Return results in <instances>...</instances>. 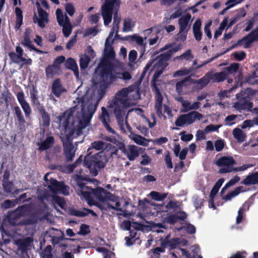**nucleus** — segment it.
<instances>
[{"label": "nucleus", "mask_w": 258, "mask_h": 258, "mask_svg": "<svg viewBox=\"0 0 258 258\" xmlns=\"http://www.w3.org/2000/svg\"><path fill=\"white\" fill-rule=\"evenodd\" d=\"M136 91L138 92V88L136 85H131L128 87L123 88L118 91L115 95L109 107L113 108V113L116 117L117 123L121 130L124 129L123 117L125 110L131 106V100L128 98L130 93Z\"/></svg>", "instance_id": "f257e3e1"}, {"label": "nucleus", "mask_w": 258, "mask_h": 258, "mask_svg": "<svg viewBox=\"0 0 258 258\" xmlns=\"http://www.w3.org/2000/svg\"><path fill=\"white\" fill-rule=\"evenodd\" d=\"M90 149L87 150V154L85 156L83 164L90 171L92 175L96 176L98 172L103 169L108 162L106 155L100 152L93 155H91Z\"/></svg>", "instance_id": "f03ea898"}, {"label": "nucleus", "mask_w": 258, "mask_h": 258, "mask_svg": "<svg viewBox=\"0 0 258 258\" xmlns=\"http://www.w3.org/2000/svg\"><path fill=\"white\" fill-rule=\"evenodd\" d=\"M166 67V66H161L157 63H155L153 67V69L155 70L156 71L152 78V83L151 86L152 90L155 94V109L158 117L160 118H163L164 120H166L167 119V117L162 113V103L163 98L157 84L156 83V82L163 73Z\"/></svg>", "instance_id": "7ed1b4c3"}, {"label": "nucleus", "mask_w": 258, "mask_h": 258, "mask_svg": "<svg viewBox=\"0 0 258 258\" xmlns=\"http://www.w3.org/2000/svg\"><path fill=\"white\" fill-rule=\"evenodd\" d=\"M79 188L78 190L85 200L94 199L96 198L100 201H105L107 200H111L112 194L107 190L102 187H98L96 188H92L86 185L81 183L80 180H83L80 176H77Z\"/></svg>", "instance_id": "20e7f679"}, {"label": "nucleus", "mask_w": 258, "mask_h": 258, "mask_svg": "<svg viewBox=\"0 0 258 258\" xmlns=\"http://www.w3.org/2000/svg\"><path fill=\"white\" fill-rule=\"evenodd\" d=\"M101 66L112 82L117 81L118 79L128 81L132 78V76L128 72L121 73L120 69L110 61L102 62Z\"/></svg>", "instance_id": "39448f33"}, {"label": "nucleus", "mask_w": 258, "mask_h": 258, "mask_svg": "<svg viewBox=\"0 0 258 258\" xmlns=\"http://www.w3.org/2000/svg\"><path fill=\"white\" fill-rule=\"evenodd\" d=\"M65 60L66 58L64 56H58L53 60L52 64H48L45 68V73L46 79H52L61 74V66Z\"/></svg>", "instance_id": "423d86ee"}, {"label": "nucleus", "mask_w": 258, "mask_h": 258, "mask_svg": "<svg viewBox=\"0 0 258 258\" xmlns=\"http://www.w3.org/2000/svg\"><path fill=\"white\" fill-rule=\"evenodd\" d=\"M203 117V115L198 111H191L187 114L180 115L176 119L175 124L177 126H182L185 124H190L196 120H200Z\"/></svg>", "instance_id": "0eeeda50"}, {"label": "nucleus", "mask_w": 258, "mask_h": 258, "mask_svg": "<svg viewBox=\"0 0 258 258\" xmlns=\"http://www.w3.org/2000/svg\"><path fill=\"white\" fill-rule=\"evenodd\" d=\"M99 82L100 86L98 94L100 97L102 98L105 94L107 88L113 82L101 66L99 74Z\"/></svg>", "instance_id": "6e6552de"}, {"label": "nucleus", "mask_w": 258, "mask_h": 258, "mask_svg": "<svg viewBox=\"0 0 258 258\" xmlns=\"http://www.w3.org/2000/svg\"><path fill=\"white\" fill-rule=\"evenodd\" d=\"M117 145L118 149L126 156L130 161H134L140 155L141 148L135 145H129L127 148H126L124 143L117 142Z\"/></svg>", "instance_id": "1a4fd4ad"}, {"label": "nucleus", "mask_w": 258, "mask_h": 258, "mask_svg": "<svg viewBox=\"0 0 258 258\" xmlns=\"http://www.w3.org/2000/svg\"><path fill=\"white\" fill-rule=\"evenodd\" d=\"M191 17V15L189 13H186L178 20L179 32L178 34L180 35V39L183 41L186 40L187 32L190 29V25L188 24Z\"/></svg>", "instance_id": "9d476101"}, {"label": "nucleus", "mask_w": 258, "mask_h": 258, "mask_svg": "<svg viewBox=\"0 0 258 258\" xmlns=\"http://www.w3.org/2000/svg\"><path fill=\"white\" fill-rule=\"evenodd\" d=\"M50 184L48 185L49 190L54 194L61 192L64 195L67 196L69 194V187L66 185L63 182H59L56 179L51 178Z\"/></svg>", "instance_id": "9b49d317"}, {"label": "nucleus", "mask_w": 258, "mask_h": 258, "mask_svg": "<svg viewBox=\"0 0 258 258\" xmlns=\"http://www.w3.org/2000/svg\"><path fill=\"white\" fill-rule=\"evenodd\" d=\"M254 41H258V24L256 27L253 29L249 34L238 41V43L241 44L243 42V47L248 48L251 47Z\"/></svg>", "instance_id": "f8f14e48"}, {"label": "nucleus", "mask_w": 258, "mask_h": 258, "mask_svg": "<svg viewBox=\"0 0 258 258\" xmlns=\"http://www.w3.org/2000/svg\"><path fill=\"white\" fill-rule=\"evenodd\" d=\"M236 97L238 101L234 103L233 106L235 109L240 112L244 110H251L253 106V103L249 101L247 97H242L239 98L238 94L236 95Z\"/></svg>", "instance_id": "ddd939ff"}, {"label": "nucleus", "mask_w": 258, "mask_h": 258, "mask_svg": "<svg viewBox=\"0 0 258 258\" xmlns=\"http://www.w3.org/2000/svg\"><path fill=\"white\" fill-rule=\"evenodd\" d=\"M18 101L23 110L26 118H29L32 110L29 104L25 99L24 94L23 91L19 92L17 94Z\"/></svg>", "instance_id": "4468645a"}, {"label": "nucleus", "mask_w": 258, "mask_h": 258, "mask_svg": "<svg viewBox=\"0 0 258 258\" xmlns=\"http://www.w3.org/2000/svg\"><path fill=\"white\" fill-rule=\"evenodd\" d=\"M121 0H105L101 7L102 15L112 14L115 6L118 7L120 5Z\"/></svg>", "instance_id": "2eb2a0df"}, {"label": "nucleus", "mask_w": 258, "mask_h": 258, "mask_svg": "<svg viewBox=\"0 0 258 258\" xmlns=\"http://www.w3.org/2000/svg\"><path fill=\"white\" fill-rule=\"evenodd\" d=\"M99 119L109 132L114 134L115 131L111 128L109 125L110 121V115L105 107H101V114L99 116Z\"/></svg>", "instance_id": "dca6fc26"}, {"label": "nucleus", "mask_w": 258, "mask_h": 258, "mask_svg": "<svg viewBox=\"0 0 258 258\" xmlns=\"http://www.w3.org/2000/svg\"><path fill=\"white\" fill-rule=\"evenodd\" d=\"M63 153L66 158V161L71 162L74 159L75 156V150L73 143L69 141L63 144Z\"/></svg>", "instance_id": "f3484780"}, {"label": "nucleus", "mask_w": 258, "mask_h": 258, "mask_svg": "<svg viewBox=\"0 0 258 258\" xmlns=\"http://www.w3.org/2000/svg\"><path fill=\"white\" fill-rule=\"evenodd\" d=\"M186 218V213L184 211H180L174 214H168L165 220L167 223L173 225L179 220L184 221Z\"/></svg>", "instance_id": "a211bd4d"}, {"label": "nucleus", "mask_w": 258, "mask_h": 258, "mask_svg": "<svg viewBox=\"0 0 258 258\" xmlns=\"http://www.w3.org/2000/svg\"><path fill=\"white\" fill-rule=\"evenodd\" d=\"M33 242V239L30 237H26L18 239L16 243L18 247V250L22 254L27 253L29 247Z\"/></svg>", "instance_id": "6ab92c4d"}, {"label": "nucleus", "mask_w": 258, "mask_h": 258, "mask_svg": "<svg viewBox=\"0 0 258 258\" xmlns=\"http://www.w3.org/2000/svg\"><path fill=\"white\" fill-rule=\"evenodd\" d=\"M122 39L124 40H129L131 42H136L137 44L140 46L142 49L140 57H142V56L144 54L145 51L146 44L144 43V39L143 37L137 34H134L131 36H127L123 37Z\"/></svg>", "instance_id": "aec40b11"}, {"label": "nucleus", "mask_w": 258, "mask_h": 258, "mask_svg": "<svg viewBox=\"0 0 258 258\" xmlns=\"http://www.w3.org/2000/svg\"><path fill=\"white\" fill-rule=\"evenodd\" d=\"M66 91V89L63 87L60 79H55L52 84L51 92L56 97H59L61 94Z\"/></svg>", "instance_id": "412c9836"}, {"label": "nucleus", "mask_w": 258, "mask_h": 258, "mask_svg": "<svg viewBox=\"0 0 258 258\" xmlns=\"http://www.w3.org/2000/svg\"><path fill=\"white\" fill-rule=\"evenodd\" d=\"M31 210V206L29 204H24L19 206L17 209L13 212L11 216L14 219H18L25 215L26 212H30Z\"/></svg>", "instance_id": "4be33fe9"}, {"label": "nucleus", "mask_w": 258, "mask_h": 258, "mask_svg": "<svg viewBox=\"0 0 258 258\" xmlns=\"http://www.w3.org/2000/svg\"><path fill=\"white\" fill-rule=\"evenodd\" d=\"M161 247H157L150 250V252L153 254L152 256L154 258H160V252H164L165 248L169 247V240L167 239H161Z\"/></svg>", "instance_id": "5701e85b"}, {"label": "nucleus", "mask_w": 258, "mask_h": 258, "mask_svg": "<svg viewBox=\"0 0 258 258\" xmlns=\"http://www.w3.org/2000/svg\"><path fill=\"white\" fill-rule=\"evenodd\" d=\"M235 164V160L231 156H223L216 161V164L219 167H233Z\"/></svg>", "instance_id": "b1692460"}, {"label": "nucleus", "mask_w": 258, "mask_h": 258, "mask_svg": "<svg viewBox=\"0 0 258 258\" xmlns=\"http://www.w3.org/2000/svg\"><path fill=\"white\" fill-rule=\"evenodd\" d=\"M241 184L246 186L258 184V171L249 173L241 181Z\"/></svg>", "instance_id": "393cba45"}, {"label": "nucleus", "mask_w": 258, "mask_h": 258, "mask_svg": "<svg viewBox=\"0 0 258 258\" xmlns=\"http://www.w3.org/2000/svg\"><path fill=\"white\" fill-rule=\"evenodd\" d=\"M71 215L79 217H84L89 214H91L92 216L94 217H97V214L94 212L93 210L83 208V211H80L76 209H72L70 211Z\"/></svg>", "instance_id": "a878e982"}, {"label": "nucleus", "mask_w": 258, "mask_h": 258, "mask_svg": "<svg viewBox=\"0 0 258 258\" xmlns=\"http://www.w3.org/2000/svg\"><path fill=\"white\" fill-rule=\"evenodd\" d=\"M14 110L17 118L18 126H20V128L22 131H25L26 121L20 108L18 106H15Z\"/></svg>", "instance_id": "bb28decb"}, {"label": "nucleus", "mask_w": 258, "mask_h": 258, "mask_svg": "<svg viewBox=\"0 0 258 258\" xmlns=\"http://www.w3.org/2000/svg\"><path fill=\"white\" fill-rule=\"evenodd\" d=\"M209 73L211 78V81L213 83L222 82L228 79L224 70L215 73H213L212 72H209Z\"/></svg>", "instance_id": "cd10ccee"}, {"label": "nucleus", "mask_w": 258, "mask_h": 258, "mask_svg": "<svg viewBox=\"0 0 258 258\" xmlns=\"http://www.w3.org/2000/svg\"><path fill=\"white\" fill-rule=\"evenodd\" d=\"M65 67L66 69L73 71L74 75L77 77H79V71L78 67L75 60L74 58L72 57L68 58L66 61Z\"/></svg>", "instance_id": "c85d7f7f"}, {"label": "nucleus", "mask_w": 258, "mask_h": 258, "mask_svg": "<svg viewBox=\"0 0 258 258\" xmlns=\"http://www.w3.org/2000/svg\"><path fill=\"white\" fill-rule=\"evenodd\" d=\"M202 22L200 19H197L192 27L194 37L197 41H200L202 39V32L201 31Z\"/></svg>", "instance_id": "c756f323"}, {"label": "nucleus", "mask_w": 258, "mask_h": 258, "mask_svg": "<svg viewBox=\"0 0 258 258\" xmlns=\"http://www.w3.org/2000/svg\"><path fill=\"white\" fill-rule=\"evenodd\" d=\"M54 142V139L52 136L47 137L44 141L38 144V150L42 151L49 149L53 146Z\"/></svg>", "instance_id": "7c9ffc66"}, {"label": "nucleus", "mask_w": 258, "mask_h": 258, "mask_svg": "<svg viewBox=\"0 0 258 258\" xmlns=\"http://www.w3.org/2000/svg\"><path fill=\"white\" fill-rule=\"evenodd\" d=\"M32 32V30L30 28H27L25 29L23 35V39L21 42V44L23 46L30 48L33 45L32 41L30 39V35Z\"/></svg>", "instance_id": "2f4dec72"}, {"label": "nucleus", "mask_w": 258, "mask_h": 258, "mask_svg": "<svg viewBox=\"0 0 258 258\" xmlns=\"http://www.w3.org/2000/svg\"><path fill=\"white\" fill-rule=\"evenodd\" d=\"M172 56V52L171 51H167L164 53H161L157 57V62L156 63L161 65L166 66L167 67V61Z\"/></svg>", "instance_id": "473e14b6"}, {"label": "nucleus", "mask_w": 258, "mask_h": 258, "mask_svg": "<svg viewBox=\"0 0 258 258\" xmlns=\"http://www.w3.org/2000/svg\"><path fill=\"white\" fill-rule=\"evenodd\" d=\"M211 81V78L209 72L207 73L205 76L199 80H195L194 83L199 85L200 89H203Z\"/></svg>", "instance_id": "72a5a7b5"}, {"label": "nucleus", "mask_w": 258, "mask_h": 258, "mask_svg": "<svg viewBox=\"0 0 258 258\" xmlns=\"http://www.w3.org/2000/svg\"><path fill=\"white\" fill-rule=\"evenodd\" d=\"M249 205L248 203L245 202L242 206L239 209L238 211L237 216L236 219V223L237 224H240L242 222L244 217V213L249 210Z\"/></svg>", "instance_id": "f704fd0d"}, {"label": "nucleus", "mask_w": 258, "mask_h": 258, "mask_svg": "<svg viewBox=\"0 0 258 258\" xmlns=\"http://www.w3.org/2000/svg\"><path fill=\"white\" fill-rule=\"evenodd\" d=\"M194 77L195 75L194 74H191L189 76H188L185 78H184L181 81H178L176 83L175 85V88H176V91L180 94L183 91V87H185L186 86V83L187 82H189L191 80V77Z\"/></svg>", "instance_id": "c9c22d12"}, {"label": "nucleus", "mask_w": 258, "mask_h": 258, "mask_svg": "<svg viewBox=\"0 0 258 258\" xmlns=\"http://www.w3.org/2000/svg\"><path fill=\"white\" fill-rule=\"evenodd\" d=\"M239 64L238 63H232L229 67L224 69V71L226 74V76L228 78L230 75H234L236 73L239 69Z\"/></svg>", "instance_id": "e433bc0d"}, {"label": "nucleus", "mask_w": 258, "mask_h": 258, "mask_svg": "<svg viewBox=\"0 0 258 258\" xmlns=\"http://www.w3.org/2000/svg\"><path fill=\"white\" fill-rule=\"evenodd\" d=\"M105 55L109 58H113L115 56V52L112 46L110 44L108 38H107L105 41Z\"/></svg>", "instance_id": "4c0bfd02"}, {"label": "nucleus", "mask_w": 258, "mask_h": 258, "mask_svg": "<svg viewBox=\"0 0 258 258\" xmlns=\"http://www.w3.org/2000/svg\"><path fill=\"white\" fill-rule=\"evenodd\" d=\"M233 135L234 138L240 143L244 142L246 137L245 134L239 128H235L233 130Z\"/></svg>", "instance_id": "58836bf2"}, {"label": "nucleus", "mask_w": 258, "mask_h": 258, "mask_svg": "<svg viewBox=\"0 0 258 258\" xmlns=\"http://www.w3.org/2000/svg\"><path fill=\"white\" fill-rule=\"evenodd\" d=\"M242 186H238L236 187L234 190L229 192L227 195L222 198V199L225 200V201H228L231 200V199L239 195L241 192H242Z\"/></svg>", "instance_id": "ea45409f"}, {"label": "nucleus", "mask_w": 258, "mask_h": 258, "mask_svg": "<svg viewBox=\"0 0 258 258\" xmlns=\"http://www.w3.org/2000/svg\"><path fill=\"white\" fill-rule=\"evenodd\" d=\"M38 220H39V218L35 211L29 215L28 218L25 220L24 224H34L38 222Z\"/></svg>", "instance_id": "a19ab883"}, {"label": "nucleus", "mask_w": 258, "mask_h": 258, "mask_svg": "<svg viewBox=\"0 0 258 258\" xmlns=\"http://www.w3.org/2000/svg\"><path fill=\"white\" fill-rule=\"evenodd\" d=\"M83 170L81 168L80 169H78L76 171V173L73 175V178L76 182L77 185L78 186H79V184H78V181L79 180H78V179L77 178V176H80L82 177V178H83V180H80V181L81 183H83L84 185H86V183H85L84 181H90V180L88 178H87L85 176L82 175V173H83Z\"/></svg>", "instance_id": "79ce46f5"}, {"label": "nucleus", "mask_w": 258, "mask_h": 258, "mask_svg": "<svg viewBox=\"0 0 258 258\" xmlns=\"http://www.w3.org/2000/svg\"><path fill=\"white\" fill-rule=\"evenodd\" d=\"M92 117V112L90 114H83L82 119L79 121V126L81 129L85 128L89 124Z\"/></svg>", "instance_id": "37998d69"}, {"label": "nucleus", "mask_w": 258, "mask_h": 258, "mask_svg": "<svg viewBox=\"0 0 258 258\" xmlns=\"http://www.w3.org/2000/svg\"><path fill=\"white\" fill-rule=\"evenodd\" d=\"M135 26V22L131 19H124L123 21V31L124 32H129L132 30Z\"/></svg>", "instance_id": "c03bdc74"}, {"label": "nucleus", "mask_w": 258, "mask_h": 258, "mask_svg": "<svg viewBox=\"0 0 258 258\" xmlns=\"http://www.w3.org/2000/svg\"><path fill=\"white\" fill-rule=\"evenodd\" d=\"M82 156H80L76 161V162L72 164H69L66 166L67 172L68 173H72L75 169L80 165L82 162Z\"/></svg>", "instance_id": "a18cd8bd"}, {"label": "nucleus", "mask_w": 258, "mask_h": 258, "mask_svg": "<svg viewBox=\"0 0 258 258\" xmlns=\"http://www.w3.org/2000/svg\"><path fill=\"white\" fill-rule=\"evenodd\" d=\"M153 199L157 201H161L164 200L167 196V194H160L159 192L152 191L150 194Z\"/></svg>", "instance_id": "49530a36"}, {"label": "nucleus", "mask_w": 258, "mask_h": 258, "mask_svg": "<svg viewBox=\"0 0 258 258\" xmlns=\"http://www.w3.org/2000/svg\"><path fill=\"white\" fill-rule=\"evenodd\" d=\"M105 143L101 141H94L91 144V146L88 149H90V151L93 149L96 150H100L104 149Z\"/></svg>", "instance_id": "de8ad7c7"}, {"label": "nucleus", "mask_w": 258, "mask_h": 258, "mask_svg": "<svg viewBox=\"0 0 258 258\" xmlns=\"http://www.w3.org/2000/svg\"><path fill=\"white\" fill-rule=\"evenodd\" d=\"M43 120V125L44 126H48L50 124V118L49 114L45 109L39 113Z\"/></svg>", "instance_id": "09e8293b"}, {"label": "nucleus", "mask_w": 258, "mask_h": 258, "mask_svg": "<svg viewBox=\"0 0 258 258\" xmlns=\"http://www.w3.org/2000/svg\"><path fill=\"white\" fill-rule=\"evenodd\" d=\"M2 185L4 191L8 194L12 193L13 190L14 184L12 181H4Z\"/></svg>", "instance_id": "8fccbe9b"}, {"label": "nucleus", "mask_w": 258, "mask_h": 258, "mask_svg": "<svg viewBox=\"0 0 258 258\" xmlns=\"http://www.w3.org/2000/svg\"><path fill=\"white\" fill-rule=\"evenodd\" d=\"M90 58L89 56L85 55L80 59V67L81 69L84 70L88 67L90 61Z\"/></svg>", "instance_id": "3c124183"}, {"label": "nucleus", "mask_w": 258, "mask_h": 258, "mask_svg": "<svg viewBox=\"0 0 258 258\" xmlns=\"http://www.w3.org/2000/svg\"><path fill=\"white\" fill-rule=\"evenodd\" d=\"M257 15L258 13H254L253 17L251 19L247 20L246 22V26L244 29V31L248 32L253 28L255 22V18Z\"/></svg>", "instance_id": "603ef678"}, {"label": "nucleus", "mask_w": 258, "mask_h": 258, "mask_svg": "<svg viewBox=\"0 0 258 258\" xmlns=\"http://www.w3.org/2000/svg\"><path fill=\"white\" fill-rule=\"evenodd\" d=\"M51 251V246L50 245H47L42 252L41 258H53Z\"/></svg>", "instance_id": "864d4df0"}, {"label": "nucleus", "mask_w": 258, "mask_h": 258, "mask_svg": "<svg viewBox=\"0 0 258 258\" xmlns=\"http://www.w3.org/2000/svg\"><path fill=\"white\" fill-rule=\"evenodd\" d=\"M120 22V18L118 16L117 12L114 13L113 16V30H115L118 33L119 30V25Z\"/></svg>", "instance_id": "5fc2aeb1"}, {"label": "nucleus", "mask_w": 258, "mask_h": 258, "mask_svg": "<svg viewBox=\"0 0 258 258\" xmlns=\"http://www.w3.org/2000/svg\"><path fill=\"white\" fill-rule=\"evenodd\" d=\"M36 5L37 6V11L39 16V18L44 19L46 20H49V19L48 18V13L42 9V8L40 7V5L39 4V3L37 2L36 3Z\"/></svg>", "instance_id": "6e6d98bb"}, {"label": "nucleus", "mask_w": 258, "mask_h": 258, "mask_svg": "<svg viewBox=\"0 0 258 258\" xmlns=\"http://www.w3.org/2000/svg\"><path fill=\"white\" fill-rule=\"evenodd\" d=\"M194 56L191 53V51L190 49L187 50L185 52H184L182 54L180 55L179 56H177L176 58L179 59H185L186 60H190L192 58H193Z\"/></svg>", "instance_id": "4d7b16f0"}, {"label": "nucleus", "mask_w": 258, "mask_h": 258, "mask_svg": "<svg viewBox=\"0 0 258 258\" xmlns=\"http://www.w3.org/2000/svg\"><path fill=\"white\" fill-rule=\"evenodd\" d=\"M90 233L89 226L85 224H82L80 227V231L78 234L82 235H86Z\"/></svg>", "instance_id": "13d9d810"}, {"label": "nucleus", "mask_w": 258, "mask_h": 258, "mask_svg": "<svg viewBox=\"0 0 258 258\" xmlns=\"http://www.w3.org/2000/svg\"><path fill=\"white\" fill-rule=\"evenodd\" d=\"M45 209L44 207L39 208L35 211V212L39 218L40 220L47 218L48 214H45Z\"/></svg>", "instance_id": "bf43d9fd"}, {"label": "nucleus", "mask_w": 258, "mask_h": 258, "mask_svg": "<svg viewBox=\"0 0 258 258\" xmlns=\"http://www.w3.org/2000/svg\"><path fill=\"white\" fill-rule=\"evenodd\" d=\"M60 26L62 27V33L64 37H69L72 33V25H63L62 23V25H59Z\"/></svg>", "instance_id": "052dcab7"}, {"label": "nucleus", "mask_w": 258, "mask_h": 258, "mask_svg": "<svg viewBox=\"0 0 258 258\" xmlns=\"http://www.w3.org/2000/svg\"><path fill=\"white\" fill-rule=\"evenodd\" d=\"M180 243L179 238H173L169 240V247L170 249H173L176 248L177 246Z\"/></svg>", "instance_id": "680f3d73"}, {"label": "nucleus", "mask_w": 258, "mask_h": 258, "mask_svg": "<svg viewBox=\"0 0 258 258\" xmlns=\"http://www.w3.org/2000/svg\"><path fill=\"white\" fill-rule=\"evenodd\" d=\"M65 11L70 16H73L75 12V9L73 4L68 3L65 5Z\"/></svg>", "instance_id": "e2e57ef3"}, {"label": "nucleus", "mask_w": 258, "mask_h": 258, "mask_svg": "<svg viewBox=\"0 0 258 258\" xmlns=\"http://www.w3.org/2000/svg\"><path fill=\"white\" fill-rule=\"evenodd\" d=\"M214 146L216 151L217 152H220L223 149L224 147L225 142L223 140H217L215 142Z\"/></svg>", "instance_id": "0e129e2a"}, {"label": "nucleus", "mask_w": 258, "mask_h": 258, "mask_svg": "<svg viewBox=\"0 0 258 258\" xmlns=\"http://www.w3.org/2000/svg\"><path fill=\"white\" fill-rule=\"evenodd\" d=\"M54 202L58 205L61 208L63 209L66 206V202L64 199L58 196L53 197Z\"/></svg>", "instance_id": "69168bd1"}, {"label": "nucleus", "mask_w": 258, "mask_h": 258, "mask_svg": "<svg viewBox=\"0 0 258 258\" xmlns=\"http://www.w3.org/2000/svg\"><path fill=\"white\" fill-rule=\"evenodd\" d=\"M9 56L11 60L15 63H18L21 60L22 57L14 52H10Z\"/></svg>", "instance_id": "338daca9"}, {"label": "nucleus", "mask_w": 258, "mask_h": 258, "mask_svg": "<svg viewBox=\"0 0 258 258\" xmlns=\"http://www.w3.org/2000/svg\"><path fill=\"white\" fill-rule=\"evenodd\" d=\"M56 16L57 21L59 25H62L63 23V19H64V15L62 11L60 9H57L56 11Z\"/></svg>", "instance_id": "774afa93"}]
</instances>
